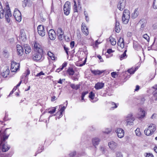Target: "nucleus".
Instances as JSON below:
<instances>
[{"label": "nucleus", "mask_w": 157, "mask_h": 157, "mask_svg": "<svg viewBox=\"0 0 157 157\" xmlns=\"http://www.w3.org/2000/svg\"><path fill=\"white\" fill-rule=\"evenodd\" d=\"M64 50L65 51V52H66L67 53V55H68V48H67V47H66L65 46L64 47Z\"/></svg>", "instance_id": "69168bd1"}, {"label": "nucleus", "mask_w": 157, "mask_h": 157, "mask_svg": "<svg viewBox=\"0 0 157 157\" xmlns=\"http://www.w3.org/2000/svg\"><path fill=\"white\" fill-rule=\"evenodd\" d=\"M119 23L117 21H116V23L115 25V31L117 33L119 32L120 29L119 26Z\"/></svg>", "instance_id": "cd10ccee"}, {"label": "nucleus", "mask_w": 157, "mask_h": 157, "mask_svg": "<svg viewBox=\"0 0 157 157\" xmlns=\"http://www.w3.org/2000/svg\"><path fill=\"white\" fill-rule=\"evenodd\" d=\"M75 45V42L74 41H72L70 43V46L71 48H72Z\"/></svg>", "instance_id": "e2e57ef3"}, {"label": "nucleus", "mask_w": 157, "mask_h": 157, "mask_svg": "<svg viewBox=\"0 0 157 157\" xmlns=\"http://www.w3.org/2000/svg\"><path fill=\"white\" fill-rule=\"evenodd\" d=\"M10 147L7 145L3 144L2 146V151L3 152H6L8 151L10 149Z\"/></svg>", "instance_id": "c85d7f7f"}, {"label": "nucleus", "mask_w": 157, "mask_h": 157, "mask_svg": "<svg viewBox=\"0 0 157 157\" xmlns=\"http://www.w3.org/2000/svg\"><path fill=\"white\" fill-rule=\"evenodd\" d=\"M139 14V12L138 11V8H136L135 9L133 12L132 14V18L134 19L136 18Z\"/></svg>", "instance_id": "a211bd4d"}, {"label": "nucleus", "mask_w": 157, "mask_h": 157, "mask_svg": "<svg viewBox=\"0 0 157 157\" xmlns=\"http://www.w3.org/2000/svg\"><path fill=\"white\" fill-rule=\"evenodd\" d=\"M78 8L80 10L81 9V6L80 4V2H78Z\"/></svg>", "instance_id": "338daca9"}, {"label": "nucleus", "mask_w": 157, "mask_h": 157, "mask_svg": "<svg viewBox=\"0 0 157 157\" xmlns=\"http://www.w3.org/2000/svg\"><path fill=\"white\" fill-rule=\"evenodd\" d=\"M48 36L50 39L52 40H54L56 38V33L53 29H50L48 33Z\"/></svg>", "instance_id": "9d476101"}, {"label": "nucleus", "mask_w": 157, "mask_h": 157, "mask_svg": "<svg viewBox=\"0 0 157 157\" xmlns=\"http://www.w3.org/2000/svg\"><path fill=\"white\" fill-rule=\"evenodd\" d=\"M17 89V87H14L13 88V90H12V91L10 92V95L12 94H13V92L15 91Z\"/></svg>", "instance_id": "0e129e2a"}, {"label": "nucleus", "mask_w": 157, "mask_h": 157, "mask_svg": "<svg viewBox=\"0 0 157 157\" xmlns=\"http://www.w3.org/2000/svg\"><path fill=\"white\" fill-rule=\"evenodd\" d=\"M94 93L92 91L89 94V97L91 100H93L94 99Z\"/></svg>", "instance_id": "79ce46f5"}, {"label": "nucleus", "mask_w": 157, "mask_h": 157, "mask_svg": "<svg viewBox=\"0 0 157 157\" xmlns=\"http://www.w3.org/2000/svg\"><path fill=\"white\" fill-rule=\"evenodd\" d=\"M6 131H5L4 134V135L3 136V138L2 139V140H3V141H5L8 138L9 136H6V133H5Z\"/></svg>", "instance_id": "864d4df0"}, {"label": "nucleus", "mask_w": 157, "mask_h": 157, "mask_svg": "<svg viewBox=\"0 0 157 157\" xmlns=\"http://www.w3.org/2000/svg\"><path fill=\"white\" fill-rule=\"evenodd\" d=\"M67 65V63L66 62L63 63L61 67L58 68L56 69V71L58 72H59L60 71L62 70L63 68L65 67Z\"/></svg>", "instance_id": "c756f323"}, {"label": "nucleus", "mask_w": 157, "mask_h": 157, "mask_svg": "<svg viewBox=\"0 0 157 157\" xmlns=\"http://www.w3.org/2000/svg\"><path fill=\"white\" fill-rule=\"evenodd\" d=\"M133 116V114L132 113H130L125 117V121L127 123V125L133 124V122L135 119Z\"/></svg>", "instance_id": "20e7f679"}, {"label": "nucleus", "mask_w": 157, "mask_h": 157, "mask_svg": "<svg viewBox=\"0 0 157 157\" xmlns=\"http://www.w3.org/2000/svg\"><path fill=\"white\" fill-rule=\"evenodd\" d=\"M53 109L52 110H50L48 111V113L53 114L55 112L56 109V107H53Z\"/></svg>", "instance_id": "3c124183"}, {"label": "nucleus", "mask_w": 157, "mask_h": 157, "mask_svg": "<svg viewBox=\"0 0 157 157\" xmlns=\"http://www.w3.org/2000/svg\"><path fill=\"white\" fill-rule=\"evenodd\" d=\"M71 3L69 1L66 2L63 6L64 13L65 15H68L70 12Z\"/></svg>", "instance_id": "39448f33"}, {"label": "nucleus", "mask_w": 157, "mask_h": 157, "mask_svg": "<svg viewBox=\"0 0 157 157\" xmlns=\"http://www.w3.org/2000/svg\"><path fill=\"white\" fill-rule=\"evenodd\" d=\"M91 72L92 73L95 75H100L104 72V71H99L98 70H91Z\"/></svg>", "instance_id": "5701e85b"}, {"label": "nucleus", "mask_w": 157, "mask_h": 157, "mask_svg": "<svg viewBox=\"0 0 157 157\" xmlns=\"http://www.w3.org/2000/svg\"><path fill=\"white\" fill-rule=\"evenodd\" d=\"M144 132L145 135L148 136H150L153 133V132H151V130L149 129L148 127L146 129L144 130Z\"/></svg>", "instance_id": "bb28decb"}, {"label": "nucleus", "mask_w": 157, "mask_h": 157, "mask_svg": "<svg viewBox=\"0 0 157 157\" xmlns=\"http://www.w3.org/2000/svg\"><path fill=\"white\" fill-rule=\"evenodd\" d=\"M110 105L111 106V108L113 109L116 108L118 105V104H116L113 102H111V103H110Z\"/></svg>", "instance_id": "4c0bfd02"}, {"label": "nucleus", "mask_w": 157, "mask_h": 157, "mask_svg": "<svg viewBox=\"0 0 157 157\" xmlns=\"http://www.w3.org/2000/svg\"><path fill=\"white\" fill-rule=\"evenodd\" d=\"M109 39L110 42L112 45H115L116 44V42L114 38L110 36L109 38Z\"/></svg>", "instance_id": "7c9ffc66"}, {"label": "nucleus", "mask_w": 157, "mask_h": 157, "mask_svg": "<svg viewBox=\"0 0 157 157\" xmlns=\"http://www.w3.org/2000/svg\"><path fill=\"white\" fill-rule=\"evenodd\" d=\"M66 107V106L65 107V106H63L62 107L60 110V111L63 112V111L65 109Z\"/></svg>", "instance_id": "774afa93"}, {"label": "nucleus", "mask_w": 157, "mask_h": 157, "mask_svg": "<svg viewBox=\"0 0 157 157\" xmlns=\"http://www.w3.org/2000/svg\"><path fill=\"white\" fill-rule=\"evenodd\" d=\"M148 128L151 131V132L153 133L156 130V126L153 124H151L148 126Z\"/></svg>", "instance_id": "4be33fe9"}, {"label": "nucleus", "mask_w": 157, "mask_h": 157, "mask_svg": "<svg viewBox=\"0 0 157 157\" xmlns=\"http://www.w3.org/2000/svg\"><path fill=\"white\" fill-rule=\"evenodd\" d=\"M17 52L18 55L20 56H22L24 52V50L23 47L19 44H17Z\"/></svg>", "instance_id": "4468645a"}, {"label": "nucleus", "mask_w": 157, "mask_h": 157, "mask_svg": "<svg viewBox=\"0 0 157 157\" xmlns=\"http://www.w3.org/2000/svg\"><path fill=\"white\" fill-rule=\"evenodd\" d=\"M111 129H106L105 130V131H103V132L104 133H105V134H108L109 133L111 132Z\"/></svg>", "instance_id": "6e6d98bb"}, {"label": "nucleus", "mask_w": 157, "mask_h": 157, "mask_svg": "<svg viewBox=\"0 0 157 157\" xmlns=\"http://www.w3.org/2000/svg\"><path fill=\"white\" fill-rule=\"evenodd\" d=\"M70 86L73 89L77 90L80 88V85L78 84L75 85L73 84H71L70 85Z\"/></svg>", "instance_id": "2f4dec72"}, {"label": "nucleus", "mask_w": 157, "mask_h": 157, "mask_svg": "<svg viewBox=\"0 0 157 157\" xmlns=\"http://www.w3.org/2000/svg\"><path fill=\"white\" fill-rule=\"evenodd\" d=\"M13 16L16 20L20 22L21 20V16L20 11L17 9H15L14 11Z\"/></svg>", "instance_id": "423d86ee"}, {"label": "nucleus", "mask_w": 157, "mask_h": 157, "mask_svg": "<svg viewBox=\"0 0 157 157\" xmlns=\"http://www.w3.org/2000/svg\"><path fill=\"white\" fill-rule=\"evenodd\" d=\"M117 44L121 48H123L124 46V40L123 38H120L117 42Z\"/></svg>", "instance_id": "aec40b11"}, {"label": "nucleus", "mask_w": 157, "mask_h": 157, "mask_svg": "<svg viewBox=\"0 0 157 157\" xmlns=\"http://www.w3.org/2000/svg\"><path fill=\"white\" fill-rule=\"evenodd\" d=\"M143 37L144 38L147 40V41H148L149 40V37L147 35V34H145L143 36Z\"/></svg>", "instance_id": "8fccbe9b"}, {"label": "nucleus", "mask_w": 157, "mask_h": 157, "mask_svg": "<svg viewBox=\"0 0 157 157\" xmlns=\"http://www.w3.org/2000/svg\"><path fill=\"white\" fill-rule=\"evenodd\" d=\"M20 64L18 63L13 61L11 62V70L12 72H15L19 68Z\"/></svg>", "instance_id": "0eeeda50"}, {"label": "nucleus", "mask_w": 157, "mask_h": 157, "mask_svg": "<svg viewBox=\"0 0 157 157\" xmlns=\"http://www.w3.org/2000/svg\"><path fill=\"white\" fill-rule=\"evenodd\" d=\"M116 73V72H113L111 73V76L114 78H115Z\"/></svg>", "instance_id": "680f3d73"}, {"label": "nucleus", "mask_w": 157, "mask_h": 157, "mask_svg": "<svg viewBox=\"0 0 157 157\" xmlns=\"http://www.w3.org/2000/svg\"><path fill=\"white\" fill-rule=\"evenodd\" d=\"M3 9L0 2V18H2L4 16L7 22L9 23L10 20V17H11L12 14L8 3L7 2L5 3Z\"/></svg>", "instance_id": "f03ea898"}, {"label": "nucleus", "mask_w": 157, "mask_h": 157, "mask_svg": "<svg viewBox=\"0 0 157 157\" xmlns=\"http://www.w3.org/2000/svg\"><path fill=\"white\" fill-rule=\"evenodd\" d=\"M63 32L61 28H59L57 30V35L59 40H62L64 38Z\"/></svg>", "instance_id": "f8f14e48"}, {"label": "nucleus", "mask_w": 157, "mask_h": 157, "mask_svg": "<svg viewBox=\"0 0 157 157\" xmlns=\"http://www.w3.org/2000/svg\"><path fill=\"white\" fill-rule=\"evenodd\" d=\"M30 73V71L29 69H27L23 75V76L26 77Z\"/></svg>", "instance_id": "c03bdc74"}, {"label": "nucleus", "mask_w": 157, "mask_h": 157, "mask_svg": "<svg viewBox=\"0 0 157 157\" xmlns=\"http://www.w3.org/2000/svg\"><path fill=\"white\" fill-rule=\"evenodd\" d=\"M135 133L137 136H140L141 135V132L140 131V129L137 128L135 131Z\"/></svg>", "instance_id": "ea45409f"}, {"label": "nucleus", "mask_w": 157, "mask_h": 157, "mask_svg": "<svg viewBox=\"0 0 157 157\" xmlns=\"http://www.w3.org/2000/svg\"><path fill=\"white\" fill-rule=\"evenodd\" d=\"M34 50L35 53L33 55V60L36 62H41L44 59L43 52L41 46L36 42H34Z\"/></svg>", "instance_id": "f257e3e1"}, {"label": "nucleus", "mask_w": 157, "mask_h": 157, "mask_svg": "<svg viewBox=\"0 0 157 157\" xmlns=\"http://www.w3.org/2000/svg\"><path fill=\"white\" fill-rule=\"evenodd\" d=\"M82 29L83 33L86 35L87 36L88 34V28L86 27L85 24L82 23Z\"/></svg>", "instance_id": "dca6fc26"}, {"label": "nucleus", "mask_w": 157, "mask_h": 157, "mask_svg": "<svg viewBox=\"0 0 157 157\" xmlns=\"http://www.w3.org/2000/svg\"><path fill=\"white\" fill-rule=\"evenodd\" d=\"M9 70L7 68L2 73V76L4 78H6L9 75Z\"/></svg>", "instance_id": "a878e982"}, {"label": "nucleus", "mask_w": 157, "mask_h": 157, "mask_svg": "<svg viewBox=\"0 0 157 157\" xmlns=\"http://www.w3.org/2000/svg\"><path fill=\"white\" fill-rule=\"evenodd\" d=\"M117 144L113 141H111L108 143V146L110 148L113 150H114L117 146Z\"/></svg>", "instance_id": "ddd939ff"}, {"label": "nucleus", "mask_w": 157, "mask_h": 157, "mask_svg": "<svg viewBox=\"0 0 157 157\" xmlns=\"http://www.w3.org/2000/svg\"><path fill=\"white\" fill-rule=\"evenodd\" d=\"M86 61V58L84 60V62L80 64L79 65V66L82 67V66H83L85 64Z\"/></svg>", "instance_id": "bf43d9fd"}, {"label": "nucleus", "mask_w": 157, "mask_h": 157, "mask_svg": "<svg viewBox=\"0 0 157 157\" xmlns=\"http://www.w3.org/2000/svg\"><path fill=\"white\" fill-rule=\"evenodd\" d=\"M20 38L24 40H26V37L25 33L23 32H22L21 31V32Z\"/></svg>", "instance_id": "e433bc0d"}, {"label": "nucleus", "mask_w": 157, "mask_h": 157, "mask_svg": "<svg viewBox=\"0 0 157 157\" xmlns=\"http://www.w3.org/2000/svg\"><path fill=\"white\" fill-rule=\"evenodd\" d=\"M88 91H84L82 93L81 97L82 101H83L84 100V97L86 95L88 94Z\"/></svg>", "instance_id": "58836bf2"}, {"label": "nucleus", "mask_w": 157, "mask_h": 157, "mask_svg": "<svg viewBox=\"0 0 157 157\" xmlns=\"http://www.w3.org/2000/svg\"><path fill=\"white\" fill-rule=\"evenodd\" d=\"M69 155L71 157H73L75 156L76 155V152L75 151H71L70 154Z\"/></svg>", "instance_id": "603ef678"}, {"label": "nucleus", "mask_w": 157, "mask_h": 157, "mask_svg": "<svg viewBox=\"0 0 157 157\" xmlns=\"http://www.w3.org/2000/svg\"><path fill=\"white\" fill-rule=\"evenodd\" d=\"M117 157H122L123 155L120 152H117L116 153Z\"/></svg>", "instance_id": "5fc2aeb1"}, {"label": "nucleus", "mask_w": 157, "mask_h": 157, "mask_svg": "<svg viewBox=\"0 0 157 157\" xmlns=\"http://www.w3.org/2000/svg\"><path fill=\"white\" fill-rule=\"evenodd\" d=\"M67 72L70 75H73L74 74V71L72 68H69L67 70Z\"/></svg>", "instance_id": "72a5a7b5"}, {"label": "nucleus", "mask_w": 157, "mask_h": 157, "mask_svg": "<svg viewBox=\"0 0 157 157\" xmlns=\"http://www.w3.org/2000/svg\"><path fill=\"white\" fill-rule=\"evenodd\" d=\"M48 55L50 57L52 60H54L55 59V57L54 54L50 52H48L47 53Z\"/></svg>", "instance_id": "c9c22d12"}, {"label": "nucleus", "mask_w": 157, "mask_h": 157, "mask_svg": "<svg viewBox=\"0 0 157 157\" xmlns=\"http://www.w3.org/2000/svg\"><path fill=\"white\" fill-rule=\"evenodd\" d=\"M44 75V73H43L42 71L40 72L39 73H38L36 76L37 77L40 76L41 75Z\"/></svg>", "instance_id": "052dcab7"}, {"label": "nucleus", "mask_w": 157, "mask_h": 157, "mask_svg": "<svg viewBox=\"0 0 157 157\" xmlns=\"http://www.w3.org/2000/svg\"><path fill=\"white\" fill-rule=\"evenodd\" d=\"M155 90L153 92V99H154L155 101L157 100V84L155 85L154 87Z\"/></svg>", "instance_id": "412c9836"}, {"label": "nucleus", "mask_w": 157, "mask_h": 157, "mask_svg": "<svg viewBox=\"0 0 157 157\" xmlns=\"http://www.w3.org/2000/svg\"><path fill=\"white\" fill-rule=\"evenodd\" d=\"M130 14L129 10L127 9L124 10L122 17V21L123 24H126L128 23L130 19Z\"/></svg>", "instance_id": "7ed1b4c3"}, {"label": "nucleus", "mask_w": 157, "mask_h": 157, "mask_svg": "<svg viewBox=\"0 0 157 157\" xmlns=\"http://www.w3.org/2000/svg\"><path fill=\"white\" fill-rule=\"evenodd\" d=\"M3 54L5 57L7 58L9 55V52L7 50H5L3 52Z\"/></svg>", "instance_id": "37998d69"}, {"label": "nucleus", "mask_w": 157, "mask_h": 157, "mask_svg": "<svg viewBox=\"0 0 157 157\" xmlns=\"http://www.w3.org/2000/svg\"><path fill=\"white\" fill-rule=\"evenodd\" d=\"M133 47L135 50L137 51H139L142 49V51H143V49L142 47L136 41L134 42Z\"/></svg>", "instance_id": "f3484780"}, {"label": "nucleus", "mask_w": 157, "mask_h": 157, "mask_svg": "<svg viewBox=\"0 0 157 157\" xmlns=\"http://www.w3.org/2000/svg\"><path fill=\"white\" fill-rule=\"evenodd\" d=\"M127 52V50H125L123 53L119 56L120 59L121 60L126 59L127 57V56L126 54V52Z\"/></svg>", "instance_id": "393cba45"}, {"label": "nucleus", "mask_w": 157, "mask_h": 157, "mask_svg": "<svg viewBox=\"0 0 157 157\" xmlns=\"http://www.w3.org/2000/svg\"><path fill=\"white\" fill-rule=\"evenodd\" d=\"M104 86V84L102 82H98L96 84L95 88L96 90H99L102 89Z\"/></svg>", "instance_id": "6ab92c4d"}, {"label": "nucleus", "mask_w": 157, "mask_h": 157, "mask_svg": "<svg viewBox=\"0 0 157 157\" xmlns=\"http://www.w3.org/2000/svg\"><path fill=\"white\" fill-rule=\"evenodd\" d=\"M136 70H134V68H131L128 70V72L130 74H133L135 72Z\"/></svg>", "instance_id": "09e8293b"}, {"label": "nucleus", "mask_w": 157, "mask_h": 157, "mask_svg": "<svg viewBox=\"0 0 157 157\" xmlns=\"http://www.w3.org/2000/svg\"><path fill=\"white\" fill-rule=\"evenodd\" d=\"M100 141V140L98 138L95 137L92 139V142L95 148H96V146L99 144Z\"/></svg>", "instance_id": "2eb2a0df"}, {"label": "nucleus", "mask_w": 157, "mask_h": 157, "mask_svg": "<svg viewBox=\"0 0 157 157\" xmlns=\"http://www.w3.org/2000/svg\"><path fill=\"white\" fill-rule=\"evenodd\" d=\"M146 25V23H144L143 24H142L141 25L140 29L141 30H144V28L145 27Z\"/></svg>", "instance_id": "13d9d810"}, {"label": "nucleus", "mask_w": 157, "mask_h": 157, "mask_svg": "<svg viewBox=\"0 0 157 157\" xmlns=\"http://www.w3.org/2000/svg\"><path fill=\"white\" fill-rule=\"evenodd\" d=\"M84 14L85 16L86 20L87 21H89V18L88 17V14L87 12L86 11H84Z\"/></svg>", "instance_id": "a18cd8bd"}, {"label": "nucleus", "mask_w": 157, "mask_h": 157, "mask_svg": "<svg viewBox=\"0 0 157 157\" xmlns=\"http://www.w3.org/2000/svg\"><path fill=\"white\" fill-rule=\"evenodd\" d=\"M118 137L121 138L123 137L124 135V130L121 128H118L116 130Z\"/></svg>", "instance_id": "9b49d317"}, {"label": "nucleus", "mask_w": 157, "mask_h": 157, "mask_svg": "<svg viewBox=\"0 0 157 157\" xmlns=\"http://www.w3.org/2000/svg\"><path fill=\"white\" fill-rule=\"evenodd\" d=\"M30 0H24L22 2V4L23 7H25L27 6L28 3H30Z\"/></svg>", "instance_id": "f704fd0d"}, {"label": "nucleus", "mask_w": 157, "mask_h": 157, "mask_svg": "<svg viewBox=\"0 0 157 157\" xmlns=\"http://www.w3.org/2000/svg\"><path fill=\"white\" fill-rule=\"evenodd\" d=\"M63 113V112H61L60 111H58V112H57V113H56V114L54 115V116H57L59 115V118L60 117H61L62 116Z\"/></svg>", "instance_id": "49530a36"}, {"label": "nucleus", "mask_w": 157, "mask_h": 157, "mask_svg": "<svg viewBox=\"0 0 157 157\" xmlns=\"http://www.w3.org/2000/svg\"><path fill=\"white\" fill-rule=\"evenodd\" d=\"M24 48L26 54H28L31 51V49L30 47L27 45H24Z\"/></svg>", "instance_id": "b1692460"}, {"label": "nucleus", "mask_w": 157, "mask_h": 157, "mask_svg": "<svg viewBox=\"0 0 157 157\" xmlns=\"http://www.w3.org/2000/svg\"><path fill=\"white\" fill-rule=\"evenodd\" d=\"M125 0H119L117 6L118 8L121 11L123 10L125 7Z\"/></svg>", "instance_id": "1a4fd4ad"}, {"label": "nucleus", "mask_w": 157, "mask_h": 157, "mask_svg": "<svg viewBox=\"0 0 157 157\" xmlns=\"http://www.w3.org/2000/svg\"><path fill=\"white\" fill-rule=\"evenodd\" d=\"M37 32L38 34L41 36H44L45 35V30L44 26L41 25L38 26Z\"/></svg>", "instance_id": "6e6552de"}, {"label": "nucleus", "mask_w": 157, "mask_h": 157, "mask_svg": "<svg viewBox=\"0 0 157 157\" xmlns=\"http://www.w3.org/2000/svg\"><path fill=\"white\" fill-rule=\"evenodd\" d=\"M146 157H154V156L151 153H147Z\"/></svg>", "instance_id": "4d7b16f0"}, {"label": "nucleus", "mask_w": 157, "mask_h": 157, "mask_svg": "<svg viewBox=\"0 0 157 157\" xmlns=\"http://www.w3.org/2000/svg\"><path fill=\"white\" fill-rule=\"evenodd\" d=\"M145 111L142 109H140V111L139 114L140 115V118H143L145 116Z\"/></svg>", "instance_id": "473e14b6"}, {"label": "nucleus", "mask_w": 157, "mask_h": 157, "mask_svg": "<svg viewBox=\"0 0 157 157\" xmlns=\"http://www.w3.org/2000/svg\"><path fill=\"white\" fill-rule=\"evenodd\" d=\"M74 4L73 6V10L74 12H77L78 6H77L76 2L75 1H74Z\"/></svg>", "instance_id": "a19ab883"}, {"label": "nucleus", "mask_w": 157, "mask_h": 157, "mask_svg": "<svg viewBox=\"0 0 157 157\" xmlns=\"http://www.w3.org/2000/svg\"><path fill=\"white\" fill-rule=\"evenodd\" d=\"M153 7L154 9H156L157 8V1L154 0Z\"/></svg>", "instance_id": "de8ad7c7"}]
</instances>
